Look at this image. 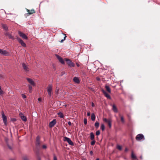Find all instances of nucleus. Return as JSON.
<instances>
[{
	"instance_id": "obj_1",
	"label": "nucleus",
	"mask_w": 160,
	"mask_h": 160,
	"mask_svg": "<svg viewBox=\"0 0 160 160\" xmlns=\"http://www.w3.org/2000/svg\"><path fill=\"white\" fill-rule=\"evenodd\" d=\"M52 84H49L47 88V91L48 94L50 97H51L53 93L52 92Z\"/></svg>"
},
{
	"instance_id": "obj_2",
	"label": "nucleus",
	"mask_w": 160,
	"mask_h": 160,
	"mask_svg": "<svg viewBox=\"0 0 160 160\" xmlns=\"http://www.w3.org/2000/svg\"><path fill=\"white\" fill-rule=\"evenodd\" d=\"M136 139L137 141L144 140L145 139L143 135L142 134H139L136 137Z\"/></svg>"
},
{
	"instance_id": "obj_3",
	"label": "nucleus",
	"mask_w": 160,
	"mask_h": 160,
	"mask_svg": "<svg viewBox=\"0 0 160 160\" xmlns=\"http://www.w3.org/2000/svg\"><path fill=\"white\" fill-rule=\"evenodd\" d=\"M64 60L67 62V64L69 67L71 68L74 66V63L71 62L70 59L68 58H65Z\"/></svg>"
},
{
	"instance_id": "obj_4",
	"label": "nucleus",
	"mask_w": 160,
	"mask_h": 160,
	"mask_svg": "<svg viewBox=\"0 0 160 160\" xmlns=\"http://www.w3.org/2000/svg\"><path fill=\"white\" fill-rule=\"evenodd\" d=\"M63 141H67L70 145L73 146L74 145L73 142H72V140L68 138L67 137H64V138Z\"/></svg>"
},
{
	"instance_id": "obj_5",
	"label": "nucleus",
	"mask_w": 160,
	"mask_h": 160,
	"mask_svg": "<svg viewBox=\"0 0 160 160\" xmlns=\"http://www.w3.org/2000/svg\"><path fill=\"white\" fill-rule=\"evenodd\" d=\"M2 118L3 119V123L4 124L6 125H7V117L4 114V112L3 111L2 112Z\"/></svg>"
},
{
	"instance_id": "obj_6",
	"label": "nucleus",
	"mask_w": 160,
	"mask_h": 160,
	"mask_svg": "<svg viewBox=\"0 0 160 160\" xmlns=\"http://www.w3.org/2000/svg\"><path fill=\"white\" fill-rule=\"evenodd\" d=\"M17 39L18 42L20 43L22 47H26V45L25 43L23 42V41L19 38L17 37Z\"/></svg>"
},
{
	"instance_id": "obj_7",
	"label": "nucleus",
	"mask_w": 160,
	"mask_h": 160,
	"mask_svg": "<svg viewBox=\"0 0 160 160\" xmlns=\"http://www.w3.org/2000/svg\"><path fill=\"white\" fill-rule=\"evenodd\" d=\"M0 53L4 56H8L9 55V53L6 50L0 49Z\"/></svg>"
},
{
	"instance_id": "obj_8",
	"label": "nucleus",
	"mask_w": 160,
	"mask_h": 160,
	"mask_svg": "<svg viewBox=\"0 0 160 160\" xmlns=\"http://www.w3.org/2000/svg\"><path fill=\"white\" fill-rule=\"evenodd\" d=\"M56 123V120L55 119H53L51 122H50L49 124V127L50 128L53 127Z\"/></svg>"
},
{
	"instance_id": "obj_9",
	"label": "nucleus",
	"mask_w": 160,
	"mask_h": 160,
	"mask_svg": "<svg viewBox=\"0 0 160 160\" xmlns=\"http://www.w3.org/2000/svg\"><path fill=\"white\" fill-rule=\"evenodd\" d=\"M18 34L20 36L22 37L23 39H24L26 40L28 39V37L24 33L19 31L18 32Z\"/></svg>"
},
{
	"instance_id": "obj_10",
	"label": "nucleus",
	"mask_w": 160,
	"mask_h": 160,
	"mask_svg": "<svg viewBox=\"0 0 160 160\" xmlns=\"http://www.w3.org/2000/svg\"><path fill=\"white\" fill-rule=\"evenodd\" d=\"M26 79L31 85L33 86L35 85V83L32 79L29 78H27Z\"/></svg>"
},
{
	"instance_id": "obj_11",
	"label": "nucleus",
	"mask_w": 160,
	"mask_h": 160,
	"mask_svg": "<svg viewBox=\"0 0 160 160\" xmlns=\"http://www.w3.org/2000/svg\"><path fill=\"white\" fill-rule=\"evenodd\" d=\"M22 66L23 69L26 72H28L29 71V68L27 65L26 64L24 63H22Z\"/></svg>"
},
{
	"instance_id": "obj_12",
	"label": "nucleus",
	"mask_w": 160,
	"mask_h": 160,
	"mask_svg": "<svg viewBox=\"0 0 160 160\" xmlns=\"http://www.w3.org/2000/svg\"><path fill=\"white\" fill-rule=\"evenodd\" d=\"M102 92L103 93L104 95L108 99H111V97L110 95L105 90L102 89Z\"/></svg>"
},
{
	"instance_id": "obj_13",
	"label": "nucleus",
	"mask_w": 160,
	"mask_h": 160,
	"mask_svg": "<svg viewBox=\"0 0 160 160\" xmlns=\"http://www.w3.org/2000/svg\"><path fill=\"white\" fill-rule=\"evenodd\" d=\"M56 56L59 61L62 64H64L65 63L62 58L59 55H56Z\"/></svg>"
},
{
	"instance_id": "obj_14",
	"label": "nucleus",
	"mask_w": 160,
	"mask_h": 160,
	"mask_svg": "<svg viewBox=\"0 0 160 160\" xmlns=\"http://www.w3.org/2000/svg\"><path fill=\"white\" fill-rule=\"evenodd\" d=\"M103 121L106 122L108 123V125L109 126V128H111L112 127V124H111V121L109 120H108L106 118H104L103 119Z\"/></svg>"
},
{
	"instance_id": "obj_15",
	"label": "nucleus",
	"mask_w": 160,
	"mask_h": 160,
	"mask_svg": "<svg viewBox=\"0 0 160 160\" xmlns=\"http://www.w3.org/2000/svg\"><path fill=\"white\" fill-rule=\"evenodd\" d=\"M5 35L6 36H7L8 38L11 39H14V38L13 36H12L11 34L7 32L5 33Z\"/></svg>"
},
{
	"instance_id": "obj_16",
	"label": "nucleus",
	"mask_w": 160,
	"mask_h": 160,
	"mask_svg": "<svg viewBox=\"0 0 160 160\" xmlns=\"http://www.w3.org/2000/svg\"><path fill=\"white\" fill-rule=\"evenodd\" d=\"M73 81L76 83L79 84L80 83V81L78 77H74L73 78Z\"/></svg>"
},
{
	"instance_id": "obj_17",
	"label": "nucleus",
	"mask_w": 160,
	"mask_h": 160,
	"mask_svg": "<svg viewBox=\"0 0 160 160\" xmlns=\"http://www.w3.org/2000/svg\"><path fill=\"white\" fill-rule=\"evenodd\" d=\"M19 115L22 120L24 121H27L26 117L24 116L22 113H20Z\"/></svg>"
},
{
	"instance_id": "obj_18",
	"label": "nucleus",
	"mask_w": 160,
	"mask_h": 160,
	"mask_svg": "<svg viewBox=\"0 0 160 160\" xmlns=\"http://www.w3.org/2000/svg\"><path fill=\"white\" fill-rule=\"evenodd\" d=\"M36 145L37 147H39L40 144V137L39 136H37L36 138Z\"/></svg>"
},
{
	"instance_id": "obj_19",
	"label": "nucleus",
	"mask_w": 160,
	"mask_h": 160,
	"mask_svg": "<svg viewBox=\"0 0 160 160\" xmlns=\"http://www.w3.org/2000/svg\"><path fill=\"white\" fill-rule=\"evenodd\" d=\"M105 88L107 91L109 93H110L111 92V89L108 85H106L105 86Z\"/></svg>"
},
{
	"instance_id": "obj_20",
	"label": "nucleus",
	"mask_w": 160,
	"mask_h": 160,
	"mask_svg": "<svg viewBox=\"0 0 160 160\" xmlns=\"http://www.w3.org/2000/svg\"><path fill=\"white\" fill-rule=\"evenodd\" d=\"M90 139L91 140H95L94 135L92 132L90 133Z\"/></svg>"
},
{
	"instance_id": "obj_21",
	"label": "nucleus",
	"mask_w": 160,
	"mask_h": 160,
	"mask_svg": "<svg viewBox=\"0 0 160 160\" xmlns=\"http://www.w3.org/2000/svg\"><path fill=\"white\" fill-rule=\"evenodd\" d=\"M27 12H28V14L29 15L32 14L35 12V11L34 9L31 10L30 11L29 10H28Z\"/></svg>"
},
{
	"instance_id": "obj_22",
	"label": "nucleus",
	"mask_w": 160,
	"mask_h": 160,
	"mask_svg": "<svg viewBox=\"0 0 160 160\" xmlns=\"http://www.w3.org/2000/svg\"><path fill=\"white\" fill-rule=\"evenodd\" d=\"M131 157L133 159H136L137 160H138V159L137 158L136 156L134 154L133 152H132Z\"/></svg>"
},
{
	"instance_id": "obj_23",
	"label": "nucleus",
	"mask_w": 160,
	"mask_h": 160,
	"mask_svg": "<svg viewBox=\"0 0 160 160\" xmlns=\"http://www.w3.org/2000/svg\"><path fill=\"white\" fill-rule=\"evenodd\" d=\"M95 116L94 113H92L91 115V120L92 121H94L95 119Z\"/></svg>"
},
{
	"instance_id": "obj_24",
	"label": "nucleus",
	"mask_w": 160,
	"mask_h": 160,
	"mask_svg": "<svg viewBox=\"0 0 160 160\" xmlns=\"http://www.w3.org/2000/svg\"><path fill=\"white\" fill-rule=\"evenodd\" d=\"M2 28H3L4 30L6 31L8 30V27L6 25L4 24H2Z\"/></svg>"
},
{
	"instance_id": "obj_25",
	"label": "nucleus",
	"mask_w": 160,
	"mask_h": 160,
	"mask_svg": "<svg viewBox=\"0 0 160 160\" xmlns=\"http://www.w3.org/2000/svg\"><path fill=\"white\" fill-rule=\"evenodd\" d=\"M112 110L115 112H118L117 108L114 105H112Z\"/></svg>"
},
{
	"instance_id": "obj_26",
	"label": "nucleus",
	"mask_w": 160,
	"mask_h": 160,
	"mask_svg": "<svg viewBox=\"0 0 160 160\" xmlns=\"http://www.w3.org/2000/svg\"><path fill=\"white\" fill-rule=\"evenodd\" d=\"M101 129L102 131H103L105 130V127L103 124H102L101 125Z\"/></svg>"
},
{
	"instance_id": "obj_27",
	"label": "nucleus",
	"mask_w": 160,
	"mask_h": 160,
	"mask_svg": "<svg viewBox=\"0 0 160 160\" xmlns=\"http://www.w3.org/2000/svg\"><path fill=\"white\" fill-rule=\"evenodd\" d=\"M95 126L97 128H98L99 126V123L98 122H96L95 123Z\"/></svg>"
},
{
	"instance_id": "obj_28",
	"label": "nucleus",
	"mask_w": 160,
	"mask_h": 160,
	"mask_svg": "<svg viewBox=\"0 0 160 160\" xmlns=\"http://www.w3.org/2000/svg\"><path fill=\"white\" fill-rule=\"evenodd\" d=\"M28 90L29 92L31 93L32 91V86L30 85H28Z\"/></svg>"
},
{
	"instance_id": "obj_29",
	"label": "nucleus",
	"mask_w": 160,
	"mask_h": 160,
	"mask_svg": "<svg viewBox=\"0 0 160 160\" xmlns=\"http://www.w3.org/2000/svg\"><path fill=\"white\" fill-rule=\"evenodd\" d=\"M58 114L59 115L60 118H63V115L62 113L60 112L58 113Z\"/></svg>"
},
{
	"instance_id": "obj_30",
	"label": "nucleus",
	"mask_w": 160,
	"mask_h": 160,
	"mask_svg": "<svg viewBox=\"0 0 160 160\" xmlns=\"http://www.w3.org/2000/svg\"><path fill=\"white\" fill-rule=\"evenodd\" d=\"M117 148L120 150H121L122 149V147L119 145H118L117 146Z\"/></svg>"
},
{
	"instance_id": "obj_31",
	"label": "nucleus",
	"mask_w": 160,
	"mask_h": 160,
	"mask_svg": "<svg viewBox=\"0 0 160 160\" xmlns=\"http://www.w3.org/2000/svg\"><path fill=\"white\" fill-rule=\"evenodd\" d=\"M92 140V141L91 142V144L92 145H94L95 144L96 141L95 140Z\"/></svg>"
},
{
	"instance_id": "obj_32",
	"label": "nucleus",
	"mask_w": 160,
	"mask_h": 160,
	"mask_svg": "<svg viewBox=\"0 0 160 160\" xmlns=\"http://www.w3.org/2000/svg\"><path fill=\"white\" fill-rule=\"evenodd\" d=\"M100 134V131L99 130L97 131L96 132V135L97 136L99 135Z\"/></svg>"
},
{
	"instance_id": "obj_33",
	"label": "nucleus",
	"mask_w": 160,
	"mask_h": 160,
	"mask_svg": "<svg viewBox=\"0 0 160 160\" xmlns=\"http://www.w3.org/2000/svg\"><path fill=\"white\" fill-rule=\"evenodd\" d=\"M87 119L86 118H84V123L85 125L87 124Z\"/></svg>"
},
{
	"instance_id": "obj_34",
	"label": "nucleus",
	"mask_w": 160,
	"mask_h": 160,
	"mask_svg": "<svg viewBox=\"0 0 160 160\" xmlns=\"http://www.w3.org/2000/svg\"><path fill=\"white\" fill-rule=\"evenodd\" d=\"M121 121L122 122H124V118L123 117V116H121Z\"/></svg>"
},
{
	"instance_id": "obj_35",
	"label": "nucleus",
	"mask_w": 160,
	"mask_h": 160,
	"mask_svg": "<svg viewBox=\"0 0 160 160\" xmlns=\"http://www.w3.org/2000/svg\"><path fill=\"white\" fill-rule=\"evenodd\" d=\"M65 35H66L65 34H64ZM66 38V36H65L64 37V38L63 39H62L61 41H60V42H63V41L65 40V38Z\"/></svg>"
},
{
	"instance_id": "obj_36",
	"label": "nucleus",
	"mask_w": 160,
	"mask_h": 160,
	"mask_svg": "<svg viewBox=\"0 0 160 160\" xmlns=\"http://www.w3.org/2000/svg\"><path fill=\"white\" fill-rule=\"evenodd\" d=\"M22 98H26V96L25 94H22Z\"/></svg>"
},
{
	"instance_id": "obj_37",
	"label": "nucleus",
	"mask_w": 160,
	"mask_h": 160,
	"mask_svg": "<svg viewBox=\"0 0 160 160\" xmlns=\"http://www.w3.org/2000/svg\"><path fill=\"white\" fill-rule=\"evenodd\" d=\"M53 160H57V157L54 154L53 155Z\"/></svg>"
},
{
	"instance_id": "obj_38",
	"label": "nucleus",
	"mask_w": 160,
	"mask_h": 160,
	"mask_svg": "<svg viewBox=\"0 0 160 160\" xmlns=\"http://www.w3.org/2000/svg\"><path fill=\"white\" fill-rule=\"evenodd\" d=\"M96 79L97 81H99L100 80V78H99V77H97L96 78Z\"/></svg>"
},
{
	"instance_id": "obj_39",
	"label": "nucleus",
	"mask_w": 160,
	"mask_h": 160,
	"mask_svg": "<svg viewBox=\"0 0 160 160\" xmlns=\"http://www.w3.org/2000/svg\"><path fill=\"white\" fill-rule=\"evenodd\" d=\"M42 148L44 149H46L47 148V146L46 145H44L42 146Z\"/></svg>"
},
{
	"instance_id": "obj_40",
	"label": "nucleus",
	"mask_w": 160,
	"mask_h": 160,
	"mask_svg": "<svg viewBox=\"0 0 160 160\" xmlns=\"http://www.w3.org/2000/svg\"><path fill=\"white\" fill-rule=\"evenodd\" d=\"M90 154L91 156H92L93 155V152L92 151H90Z\"/></svg>"
},
{
	"instance_id": "obj_41",
	"label": "nucleus",
	"mask_w": 160,
	"mask_h": 160,
	"mask_svg": "<svg viewBox=\"0 0 160 160\" xmlns=\"http://www.w3.org/2000/svg\"><path fill=\"white\" fill-rule=\"evenodd\" d=\"M7 145L8 146V148L10 149H12V147L8 144H7Z\"/></svg>"
},
{
	"instance_id": "obj_42",
	"label": "nucleus",
	"mask_w": 160,
	"mask_h": 160,
	"mask_svg": "<svg viewBox=\"0 0 160 160\" xmlns=\"http://www.w3.org/2000/svg\"><path fill=\"white\" fill-rule=\"evenodd\" d=\"M68 125H69V126H71V125H72V123H71V122H70V121H69V122H68Z\"/></svg>"
},
{
	"instance_id": "obj_43",
	"label": "nucleus",
	"mask_w": 160,
	"mask_h": 160,
	"mask_svg": "<svg viewBox=\"0 0 160 160\" xmlns=\"http://www.w3.org/2000/svg\"><path fill=\"white\" fill-rule=\"evenodd\" d=\"M90 115V112H88L87 113V115L88 116H89Z\"/></svg>"
},
{
	"instance_id": "obj_44",
	"label": "nucleus",
	"mask_w": 160,
	"mask_h": 160,
	"mask_svg": "<svg viewBox=\"0 0 160 160\" xmlns=\"http://www.w3.org/2000/svg\"><path fill=\"white\" fill-rule=\"evenodd\" d=\"M58 90H56V94H58Z\"/></svg>"
},
{
	"instance_id": "obj_45",
	"label": "nucleus",
	"mask_w": 160,
	"mask_h": 160,
	"mask_svg": "<svg viewBox=\"0 0 160 160\" xmlns=\"http://www.w3.org/2000/svg\"><path fill=\"white\" fill-rule=\"evenodd\" d=\"M24 160H28L27 157H25L24 158Z\"/></svg>"
},
{
	"instance_id": "obj_46",
	"label": "nucleus",
	"mask_w": 160,
	"mask_h": 160,
	"mask_svg": "<svg viewBox=\"0 0 160 160\" xmlns=\"http://www.w3.org/2000/svg\"><path fill=\"white\" fill-rule=\"evenodd\" d=\"M128 151V148H126L125 149V152H127Z\"/></svg>"
},
{
	"instance_id": "obj_47",
	"label": "nucleus",
	"mask_w": 160,
	"mask_h": 160,
	"mask_svg": "<svg viewBox=\"0 0 160 160\" xmlns=\"http://www.w3.org/2000/svg\"><path fill=\"white\" fill-rule=\"evenodd\" d=\"M92 107H94V104L93 102L92 103Z\"/></svg>"
},
{
	"instance_id": "obj_48",
	"label": "nucleus",
	"mask_w": 160,
	"mask_h": 160,
	"mask_svg": "<svg viewBox=\"0 0 160 160\" xmlns=\"http://www.w3.org/2000/svg\"><path fill=\"white\" fill-rule=\"evenodd\" d=\"M38 100L39 101H40L41 100V99L40 98H38Z\"/></svg>"
},
{
	"instance_id": "obj_49",
	"label": "nucleus",
	"mask_w": 160,
	"mask_h": 160,
	"mask_svg": "<svg viewBox=\"0 0 160 160\" xmlns=\"http://www.w3.org/2000/svg\"><path fill=\"white\" fill-rule=\"evenodd\" d=\"M76 65H77V66L78 67H79V64H78V63H76Z\"/></svg>"
},
{
	"instance_id": "obj_50",
	"label": "nucleus",
	"mask_w": 160,
	"mask_h": 160,
	"mask_svg": "<svg viewBox=\"0 0 160 160\" xmlns=\"http://www.w3.org/2000/svg\"><path fill=\"white\" fill-rule=\"evenodd\" d=\"M16 119L15 118H13V121H16Z\"/></svg>"
},
{
	"instance_id": "obj_51",
	"label": "nucleus",
	"mask_w": 160,
	"mask_h": 160,
	"mask_svg": "<svg viewBox=\"0 0 160 160\" xmlns=\"http://www.w3.org/2000/svg\"><path fill=\"white\" fill-rule=\"evenodd\" d=\"M140 158L141 159H142V156H140Z\"/></svg>"
},
{
	"instance_id": "obj_52",
	"label": "nucleus",
	"mask_w": 160,
	"mask_h": 160,
	"mask_svg": "<svg viewBox=\"0 0 160 160\" xmlns=\"http://www.w3.org/2000/svg\"><path fill=\"white\" fill-rule=\"evenodd\" d=\"M96 160H100L99 158H97Z\"/></svg>"
},
{
	"instance_id": "obj_53",
	"label": "nucleus",
	"mask_w": 160,
	"mask_h": 160,
	"mask_svg": "<svg viewBox=\"0 0 160 160\" xmlns=\"http://www.w3.org/2000/svg\"><path fill=\"white\" fill-rule=\"evenodd\" d=\"M82 160H87L86 158H83Z\"/></svg>"
},
{
	"instance_id": "obj_54",
	"label": "nucleus",
	"mask_w": 160,
	"mask_h": 160,
	"mask_svg": "<svg viewBox=\"0 0 160 160\" xmlns=\"http://www.w3.org/2000/svg\"><path fill=\"white\" fill-rule=\"evenodd\" d=\"M63 74V73H62V74L61 76H62Z\"/></svg>"
},
{
	"instance_id": "obj_55",
	"label": "nucleus",
	"mask_w": 160,
	"mask_h": 160,
	"mask_svg": "<svg viewBox=\"0 0 160 160\" xmlns=\"http://www.w3.org/2000/svg\"><path fill=\"white\" fill-rule=\"evenodd\" d=\"M10 160H13V159H11Z\"/></svg>"
}]
</instances>
